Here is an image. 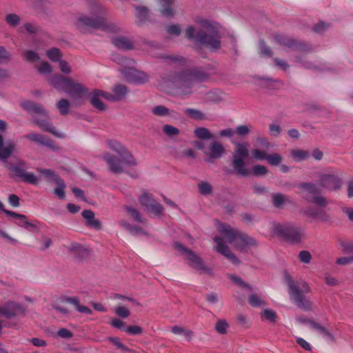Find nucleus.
Here are the masks:
<instances>
[{"instance_id":"obj_1","label":"nucleus","mask_w":353,"mask_h":353,"mask_svg":"<svg viewBox=\"0 0 353 353\" xmlns=\"http://www.w3.org/2000/svg\"><path fill=\"white\" fill-rule=\"evenodd\" d=\"M197 30L189 26L185 30V37L196 45L203 46L211 51L221 48V26L215 21L203 18L195 19Z\"/></svg>"},{"instance_id":"obj_2","label":"nucleus","mask_w":353,"mask_h":353,"mask_svg":"<svg viewBox=\"0 0 353 353\" xmlns=\"http://www.w3.org/2000/svg\"><path fill=\"white\" fill-rule=\"evenodd\" d=\"M218 230L222 236H215L213 238L214 241L216 243V250L234 265L238 264L239 260L231 252L230 248L224 241L223 238L226 239L228 243L240 250H243L247 247L255 244L254 239L239 230L232 228L230 225L220 223L218 226Z\"/></svg>"},{"instance_id":"obj_3","label":"nucleus","mask_w":353,"mask_h":353,"mask_svg":"<svg viewBox=\"0 0 353 353\" xmlns=\"http://www.w3.org/2000/svg\"><path fill=\"white\" fill-rule=\"evenodd\" d=\"M21 106L29 113L35 114L34 122L41 130L50 132L58 138L63 137V134L57 132L49 121L48 115L41 105L31 101H26L21 103Z\"/></svg>"},{"instance_id":"obj_4","label":"nucleus","mask_w":353,"mask_h":353,"mask_svg":"<svg viewBox=\"0 0 353 353\" xmlns=\"http://www.w3.org/2000/svg\"><path fill=\"white\" fill-rule=\"evenodd\" d=\"M112 60L121 65L119 71L126 81L134 84H142L148 81V76L146 73L136 70L132 65L134 62V60L119 54L113 55Z\"/></svg>"},{"instance_id":"obj_5","label":"nucleus","mask_w":353,"mask_h":353,"mask_svg":"<svg viewBox=\"0 0 353 353\" xmlns=\"http://www.w3.org/2000/svg\"><path fill=\"white\" fill-rule=\"evenodd\" d=\"M285 280L289 288L290 298L296 305L305 311L312 310V303L303 295V294L310 292L308 285L305 282L301 284L295 283L288 274L285 275Z\"/></svg>"},{"instance_id":"obj_6","label":"nucleus","mask_w":353,"mask_h":353,"mask_svg":"<svg viewBox=\"0 0 353 353\" xmlns=\"http://www.w3.org/2000/svg\"><path fill=\"white\" fill-rule=\"evenodd\" d=\"M270 225L272 236L282 237L292 243H301L304 235L303 230L292 223L272 222Z\"/></svg>"},{"instance_id":"obj_7","label":"nucleus","mask_w":353,"mask_h":353,"mask_svg":"<svg viewBox=\"0 0 353 353\" xmlns=\"http://www.w3.org/2000/svg\"><path fill=\"white\" fill-rule=\"evenodd\" d=\"M128 90H94V93L90 96L91 105L99 111H104L106 108L101 101L100 97L110 102H117L123 100Z\"/></svg>"},{"instance_id":"obj_8","label":"nucleus","mask_w":353,"mask_h":353,"mask_svg":"<svg viewBox=\"0 0 353 353\" xmlns=\"http://www.w3.org/2000/svg\"><path fill=\"white\" fill-rule=\"evenodd\" d=\"M77 26L81 30L87 28L99 29L106 32H114L117 30V26L101 16H81L77 21Z\"/></svg>"},{"instance_id":"obj_9","label":"nucleus","mask_w":353,"mask_h":353,"mask_svg":"<svg viewBox=\"0 0 353 353\" xmlns=\"http://www.w3.org/2000/svg\"><path fill=\"white\" fill-rule=\"evenodd\" d=\"M298 188L305 194V199L310 203H314L321 208H325L327 204V200L325 197L320 195L321 188L316 184L312 182H303L298 185Z\"/></svg>"},{"instance_id":"obj_10","label":"nucleus","mask_w":353,"mask_h":353,"mask_svg":"<svg viewBox=\"0 0 353 353\" xmlns=\"http://www.w3.org/2000/svg\"><path fill=\"white\" fill-rule=\"evenodd\" d=\"M248 143H237L233 152L232 167L241 176H248L250 172L245 168V160L249 157Z\"/></svg>"},{"instance_id":"obj_11","label":"nucleus","mask_w":353,"mask_h":353,"mask_svg":"<svg viewBox=\"0 0 353 353\" xmlns=\"http://www.w3.org/2000/svg\"><path fill=\"white\" fill-rule=\"evenodd\" d=\"M208 76L205 72L200 69L194 68L192 70H187L177 74H174L168 77L164 78L165 83H192L197 81H203L207 79Z\"/></svg>"},{"instance_id":"obj_12","label":"nucleus","mask_w":353,"mask_h":353,"mask_svg":"<svg viewBox=\"0 0 353 353\" xmlns=\"http://www.w3.org/2000/svg\"><path fill=\"white\" fill-rule=\"evenodd\" d=\"M318 185L321 189L329 191H338L341 188L343 181L334 171L321 172L318 175Z\"/></svg>"},{"instance_id":"obj_13","label":"nucleus","mask_w":353,"mask_h":353,"mask_svg":"<svg viewBox=\"0 0 353 353\" xmlns=\"http://www.w3.org/2000/svg\"><path fill=\"white\" fill-rule=\"evenodd\" d=\"M26 163L23 161L8 165V169L15 177L20 178L26 183L37 185L39 181L38 177L32 172H26Z\"/></svg>"},{"instance_id":"obj_14","label":"nucleus","mask_w":353,"mask_h":353,"mask_svg":"<svg viewBox=\"0 0 353 353\" xmlns=\"http://www.w3.org/2000/svg\"><path fill=\"white\" fill-rule=\"evenodd\" d=\"M174 248L185 255V259L188 261L189 265L194 269L201 271V272H209V269L204 265L202 259L196 254V253L184 247L180 243H175Z\"/></svg>"},{"instance_id":"obj_15","label":"nucleus","mask_w":353,"mask_h":353,"mask_svg":"<svg viewBox=\"0 0 353 353\" xmlns=\"http://www.w3.org/2000/svg\"><path fill=\"white\" fill-rule=\"evenodd\" d=\"M274 39L281 45L291 50H297L301 52H310L312 50V46L303 41L294 39L283 34H276L274 35Z\"/></svg>"},{"instance_id":"obj_16","label":"nucleus","mask_w":353,"mask_h":353,"mask_svg":"<svg viewBox=\"0 0 353 353\" xmlns=\"http://www.w3.org/2000/svg\"><path fill=\"white\" fill-rule=\"evenodd\" d=\"M27 308L26 305L20 303L8 301L1 306V315L7 319H14L19 316H24Z\"/></svg>"},{"instance_id":"obj_17","label":"nucleus","mask_w":353,"mask_h":353,"mask_svg":"<svg viewBox=\"0 0 353 353\" xmlns=\"http://www.w3.org/2000/svg\"><path fill=\"white\" fill-rule=\"evenodd\" d=\"M107 143L108 146L110 149L117 152L119 154L120 157L123 159V161L127 166L137 165V161L132 154L120 143L114 140H110L108 141Z\"/></svg>"},{"instance_id":"obj_18","label":"nucleus","mask_w":353,"mask_h":353,"mask_svg":"<svg viewBox=\"0 0 353 353\" xmlns=\"http://www.w3.org/2000/svg\"><path fill=\"white\" fill-rule=\"evenodd\" d=\"M177 0H159L160 12L165 18H172L175 15L174 3Z\"/></svg>"},{"instance_id":"obj_19","label":"nucleus","mask_w":353,"mask_h":353,"mask_svg":"<svg viewBox=\"0 0 353 353\" xmlns=\"http://www.w3.org/2000/svg\"><path fill=\"white\" fill-rule=\"evenodd\" d=\"M103 158L108 165L110 171L114 173L121 172L123 171V163L126 165L123 160L120 161L118 158L109 153L105 154Z\"/></svg>"},{"instance_id":"obj_20","label":"nucleus","mask_w":353,"mask_h":353,"mask_svg":"<svg viewBox=\"0 0 353 353\" xmlns=\"http://www.w3.org/2000/svg\"><path fill=\"white\" fill-rule=\"evenodd\" d=\"M24 138L28 139L33 142L39 143L40 145H46L51 149H55V145L52 140L47 137L38 134V133H30L26 134Z\"/></svg>"},{"instance_id":"obj_21","label":"nucleus","mask_w":353,"mask_h":353,"mask_svg":"<svg viewBox=\"0 0 353 353\" xmlns=\"http://www.w3.org/2000/svg\"><path fill=\"white\" fill-rule=\"evenodd\" d=\"M81 215L85 221V225L88 228H92L97 230L101 228V221L95 218L94 213L90 210H85L82 211Z\"/></svg>"},{"instance_id":"obj_22","label":"nucleus","mask_w":353,"mask_h":353,"mask_svg":"<svg viewBox=\"0 0 353 353\" xmlns=\"http://www.w3.org/2000/svg\"><path fill=\"white\" fill-rule=\"evenodd\" d=\"M5 214L7 216L18 219L19 221L17 223V224L26 230H31L36 228V225L29 222L24 214H18L12 211H5Z\"/></svg>"},{"instance_id":"obj_23","label":"nucleus","mask_w":353,"mask_h":353,"mask_svg":"<svg viewBox=\"0 0 353 353\" xmlns=\"http://www.w3.org/2000/svg\"><path fill=\"white\" fill-rule=\"evenodd\" d=\"M54 80L63 88H85L81 83L74 82L72 79L59 74L54 77Z\"/></svg>"},{"instance_id":"obj_24","label":"nucleus","mask_w":353,"mask_h":353,"mask_svg":"<svg viewBox=\"0 0 353 353\" xmlns=\"http://www.w3.org/2000/svg\"><path fill=\"white\" fill-rule=\"evenodd\" d=\"M208 155L212 159H219L225 152V149L223 145L218 141H212L208 147Z\"/></svg>"},{"instance_id":"obj_25","label":"nucleus","mask_w":353,"mask_h":353,"mask_svg":"<svg viewBox=\"0 0 353 353\" xmlns=\"http://www.w3.org/2000/svg\"><path fill=\"white\" fill-rule=\"evenodd\" d=\"M65 302L75 307V309L80 313L92 314V311L87 306L80 305V299L76 296H68L65 298Z\"/></svg>"},{"instance_id":"obj_26","label":"nucleus","mask_w":353,"mask_h":353,"mask_svg":"<svg viewBox=\"0 0 353 353\" xmlns=\"http://www.w3.org/2000/svg\"><path fill=\"white\" fill-rule=\"evenodd\" d=\"M68 95L72 99L73 102L77 104L82 103L87 98L88 90H67Z\"/></svg>"},{"instance_id":"obj_27","label":"nucleus","mask_w":353,"mask_h":353,"mask_svg":"<svg viewBox=\"0 0 353 353\" xmlns=\"http://www.w3.org/2000/svg\"><path fill=\"white\" fill-rule=\"evenodd\" d=\"M320 208L310 207L305 210V214L310 217L316 218L322 221H327L329 219L328 215Z\"/></svg>"},{"instance_id":"obj_28","label":"nucleus","mask_w":353,"mask_h":353,"mask_svg":"<svg viewBox=\"0 0 353 353\" xmlns=\"http://www.w3.org/2000/svg\"><path fill=\"white\" fill-rule=\"evenodd\" d=\"M112 43L121 50H130L133 48L132 42L124 37H118L112 39Z\"/></svg>"},{"instance_id":"obj_29","label":"nucleus","mask_w":353,"mask_h":353,"mask_svg":"<svg viewBox=\"0 0 353 353\" xmlns=\"http://www.w3.org/2000/svg\"><path fill=\"white\" fill-rule=\"evenodd\" d=\"M311 327L313 330H316L319 334H322L323 337L326 339H328L331 341H334V337L333 334L325 327L321 325L320 324L316 323L314 320L308 321Z\"/></svg>"},{"instance_id":"obj_30","label":"nucleus","mask_w":353,"mask_h":353,"mask_svg":"<svg viewBox=\"0 0 353 353\" xmlns=\"http://www.w3.org/2000/svg\"><path fill=\"white\" fill-rule=\"evenodd\" d=\"M54 182L56 183L57 186L53 190V194H55L58 198L63 199L65 196V183L64 181L59 176H55Z\"/></svg>"},{"instance_id":"obj_31","label":"nucleus","mask_w":353,"mask_h":353,"mask_svg":"<svg viewBox=\"0 0 353 353\" xmlns=\"http://www.w3.org/2000/svg\"><path fill=\"white\" fill-rule=\"evenodd\" d=\"M290 156L294 161L300 162L307 160L310 157V153L307 150L294 149L290 151Z\"/></svg>"},{"instance_id":"obj_32","label":"nucleus","mask_w":353,"mask_h":353,"mask_svg":"<svg viewBox=\"0 0 353 353\" xmlns=\"http://www.w3.org/2000/svg\"><path fill=\"white\" fill-rule=\"evenodd\" d=\"M171 331L174 334L181 336L187 341H190L193 336V332L191 330L181 326L174 325Z\"/></svg>"},{"instance_id":"obj_33","label":"nucleus","mask_w":353,"mask_h":353,"mask_svg":"<svg viewBox=\"0 0 353 353\" xmlns=\"http://www.w3.org/2000/svg\"><path fill=\"white\" fill-rule=\"evenodd\" d=\"M272 202L276 208H283L285 204L292 203L288 196L280 193L273 194Z\"/></svg>"},{"instance_id":"obj_34","label":"nucleus","mask_w":353,"mask_h":353,"mask_svg":"<svg viewBox=\"0 0 353 353\" xmlns=\"http://www.w3.org/2000/svg\"><path fill=\"white\" fill-rule=\"evenodd\" d=\"M183 112L190 119L200 121L206 119L205 114L199 110L195 108H186Z\"/></svg>"},{"instance_id":"obj_35","label":"nucleus","mask_w":353,"mask_h":353,"mask_svg":"<svg viewBox=\"0 0 353 353\" xmlns=\"http://www.w3.org/2000/svg\"><path fill=\"white\" fill-rule=\"evenodd\" d=\"M194 133L195 137L201 140H208L214 138L210 130L204 127L196 128L194 131Z\"/></svg>"},{"instance_id":"obj_36","label":"nucleus","mask_w":353,"mask_h":353,"mask_svg":"<svg viewBox=\"0 0 353 353\" xmlns=\"http://www.w3.org/2000/svg\"><path fill=\"white\" fill-rule=\"evenodd\" d=\"M135 15L137 18V23L141 24L145 21L149 17V10L143 6H138L135 8Z\"/></svg>"},{"instance_id":"obj_37","label":"nucleus","mask_w":353,"mask_h":353,"mask_svg":"<svg viewBox=\"0 0 353 353\" xmlns=\"http://www.w3.org/2000/svg\"><path fill=\"white\" fill-rule=\"evenodd\" d=\"M219 90H210L206 94L205 97V101L206 102H214L218 103L223 99L221 92H218Z\"/></svg>"},{"instance_id":"obj_38","label":"nucleus","mask_w":353,"mask_h":353,"mask_svg":"<svg viewBox=\"0 0 353 353\" xmlns=\"http://www.w3.org/2000/svg\"><path fill=\"white\" fill-rule=\"evenodd\" d=\"M283 157L278 153L266 154V161L272 166L280 165Z\"/></svg>"},{"instance_id":"obj_39","label":"nucleus","mask_w":353,"mask_h":353,"mask_svg":"<svg viewBox=\"0 0 353 353\" xmlns=\"http://www.w3.org/2000/svg\"><path fill=\"white\" fill-rule=\"evenodd\" d=\"M120 224L132 235L144 234V232L141 228L137 225H131L126 222L125 221H121Z\"/></svg>"},{"instance_id":"obj_40","label":"nucleus","mask_w":353,"mask_h":353,"mask_svg":"<svg viewBox=\"0 0 353 353\" xmlns=\"http://www.w3.org/2000/svg\"><path fill=\"white\" fill-rule=\"evenodd\" d=\"M46 56L53 62H58L61 60L62 54L57 48H52L46 52Z\"/></svg>"},{"instance_id":"obj_41","label":"nucleus","mask_w":353,"mask_h":353,"mask_svg":"<svg viewBox=\"0 0 353 353\" xmlns=\"http://www.w3.org/2000/svg\"><path fill=\"white\" fill-rule=\"evenodd\" d=\"M125 209L128 214L130 215L134 221L142 223H145V219L141 216L137 210L130 206H127Z\"/></svg>"},{"instance_id":"obj_42","label":"nucleus","mask_w":353,"mask_h":353,"mask_svg":"<svg viewBox=\"0 0 353 353\" xmlns=\"http://www.w3.org/2000/svg\"><path fill=\"white\" fill-rule=\"evenodd\" d=\"M5 21L10 26L16 27L20 23L21 18L17 14L10 13L5 17Z\"/></svg>"},{"instance_id":"obj_43","label":"nucleus","mask_w":353,"mask_h":353,"mask_svg":"<svg viewBox=\"0 0 353 353\" xmlns=\"http://www.w3.org/2000/svg\"><path fill=\"white\" fill-rule=\"evenodd\" d=\"M199 192L201 195H209L212 192V185L206 181H201L198 184Z\"/></svg>"},{"instance_id":"obj_44","label":"nucleus","mask_w":353,"mask_h":353,"mask_svg":"<svg viewBox=\"0 0 353 353\" xmlns=\"http://www.w3.org/2000/svg\"><path fill=\"white\" fill-rule=\"evenodd\" d=\"M139 201L142 205L148 208L156 201L154 199L152 194L145 192L141 195L139 198Z\"/></svg>"},{"instance_id":"obj_45","label":"nucleus","mask_w":353,"mask_h":353,"mask_svg":"<svg viewBox=\"0 0 353 353\" xmlns=\"http://www.w3.org/2000/svg\"><path fill=\"white\" fill-rule=\"evenodd\" d=\"M147 209L148 212L157 216L161 215L163 212V206L157 201H154V203L150 205Z\"/></svg>"},{"instance_id":"obj_46","label":"nucleus","mask_w":353,"mask_h":353,"mask_svg":"<svg viewBox=\"0 0 353 353\" xmlns=\"http://www.w3.org/2000/svg\"><path fill=\"white\" fill-rule=\"evenodd\" d=\"M282 132V128L278 122H273L269 125L270 135L277 137Z\"/></svg>"},{"instance_id":"obj_47","label":"nucleus","mask_w":353,"mask_h":353,"mask_svg":"<svg viewBox=\"0 0 353 353\" xmlns=\"http://www.w3.org/2000/svg\"><path fill=\"white\" fill-rule=\"evenodd\" d=\"M70 103L67 99H62L57 103V107L59 109L61 114L65 115L68 113Z\"/></svg>"},{"instance_id":"obj_48","label":"nucleus","mask_w":353,"mask_h":353,"mask_svg":"<svg viewBox=\"0 0 353 353\" xmlns=\"http://www.w3.org/2000/svg\"><path fill=\"white\" fill-rule=\"evenodd\" d=\"M14 150V145L10 144L7 147L0 148V160L7 159L12 154Z\"/></svg>"},{"instance_id":"obj_49","label":"nucleus","mask_w":353,"mask_h":353,"mask_svg":"<svg viewBox=\"0 0 353 353\" xmlns=\"http://www.w3.org/2000/svg\"><path fill=\"white\" fill-rule=\"evenodd\" d=\"M24 59L30 62H36L39 61L40 57L37 53L32 50H26L23 53Z\"/></svg>"},{"instance_id":"obj_50","label":"nucleus","mask_w":353,"mask_h":353,"mask_svg":"<svg viewBox=\"0 0 353 353\" xmlns=\"http://www.w3.org/2000/svg\"><path fill=\"white\" fill-rule=\"evenodd\" d=\"M152 112L156 116L165 117L169 114V110L164 105H159L154 107Z\"/></svg>"},{"instance_id":"obj_51","label":"nucleus","mask_w":353,"mask_h":353,"mask_svg":"<svg viewBox=\"0 0 353 353\" xmlns=\"http://www.w3.org/2000/svg\"><path fill=\"white\" fill-rule=\"evenodd\" d=\"M163 131L168 137H172L179 134V129L170 125H165L163 127Z\"/></svg>"},{"instance_id":"obj_52","label":"nucleus","mask_w":353,"mask_h":353,"mask_svg":"<svg viewBox=\"0 0 353 353\" xmlns=\"http://www.w3.org/2000/svg\"><path fill=\"white\" fill-rule=\"evenodd\" d=\"M166 94L168 95L179 96L181 99H185L188 98L192 92H185L184 90H166Z\"/></svg>"},{"instance_id":"obj_53","label":"nucleus","mask_w":353,"mask_h":353,"mask_svg":"<svg viewBox=\"0 0 353 353\" xmlns=\"http://www.w3.org/2000/svg\"><path fill=\"white\" fill-rule=\"evenodd\" d=\"M262 300L256 293L252 292L248 297V303L253 307H258L262 303Z\"/></svg>"},{"instance_id":"obj_54","label":"nucleus","mask_w":353,"mask_h":353,"mask_svg":"<svg viewBox=\"0 0 353 353\" xmlns=\"http://www.w3.org/2000/svg\"><path fill=\"white\" fill-rule=\"evenodd\" d=\"M108 340L118 349L123 352H128L130 350V349L125 345L118 337H110Z\"/></svg>"},{"instance_id":"obj_55","label":"nucleus","mask_w":353,"mask_h":353,"mask_svg":"<svg viewBox=\"0 0 353 353\" xmlns=\"http://www.w3.org/2000/svg\"><path fill=\"white\" fill-rule=\"evenodd\" d=\"M231 280L239 287L248 289L249 291L252 290V288L249 284L245 283L239 276L232 275Z\"/></svg>"},{"instance_id":"obj_56","label":"nucleus","mask_w":353,"mask_h":353,"mask_svg":"<svg viewBox=\"0 0 353 353\" xmlns=\"http://www.w3.org/2000/svg\"><path fill=\"white\" fill-rule=\"evenodd\" d=\"M124 331L130 335H140L143 332L142 328L138 325L126 326Z\"/></svg>"},{"instance_id":"obj_57","label":"nucleus","mask_w":353,"mask_h":353,"mask_svg":"<svg viewBox=\"0 0 353 353\" xmlns=\"http://www.w3.org/2000/svg\"><path fill=\"white\" fill-rule=\"evenodd\" d=\"M115 313L120 317L125 319L130 316V310L125 306L118 305L115 308Z\"/></svg>"},{"instance_id":"obj_58","label":"nucleus","mask_w":353,"mask_h":353,"mask_svg":"<svg viewBox=\"0 0 353 353\" xmlns=\"http://www.w3.org/2000/svg\"><path fill=\"white\" fill-rule=\"evenodd\" d=\"M11 59L10 52L4 46H0V63L8 62Z\"/></svg>"},{"instance_id":"obj_59","label":"nucleus","mask_w":353,"mask_h":353,"mask_svg":"<svg viewBox=\"0 0 353 353\" xmlns=\"http://www.w3.org/2000/svg\"><path fill=\"white\" fill-rule=\"evenodd\" d=\"M37 70L41 74H46L50 73L52 68L50 64L48 62H43L37 67Z\"/></svg>"},{"instance_id":"obj_60","label":"nucleus","mask_w":353,"mask_h":353,"mask_svg":"<svg viewBox=\"0 0 353 353\" xmlns=\"http://www.w3.org/2000/svg\"><path fill=\"white\" fill-rule=\"evenodd\" d=\"M299 259L303 263H309L312 259L311 254L306 250H302L299 254Z\"/></svg>"},{"instance_id":"obj_61","label":"nucleus","mask_w":353,"mask_h":353,"mask_svg":"<svg viewBox=\"0 0 353 353\" xmlns=\"http://www.w3.org/2000/svg\"><path fill=\"white\" fill-rule=\"evenodd\" d=\"M228 327V325L225 321L219 320L217 321L215 328L219 334H225Z\"/></svg>"},{"instance_id":"obj_62","label":"nucleus","mask_w":353,"mask_h":353,"mask_svg":"<svg viewBox=\"0 0 353 353\" xmlns=\"http://www.w3.org/2000/svg\"><path fill=\"white\" fill-rule=\"evenodd\" d=\"M166 30L170 35L172 36H179L181 34V28L176 24L168 26Z\"/></svg>"},{"instance_id":"obj_63","label":"nucleus","mask_w":353,"mask_h":353,"mask_svg":"<svg viewBox=\"0 0 353 353\" xmlns=\"http://www.w3.org/2000/svg\"><path fill=\"white\" fill-rule=\"evenodd\" d=\"M329 26H330L328 23H325L323 21H321L314 26L313 30L316 33H322L325 30H327L329 28Z\"/></svg>"},{"instance_id":"obj_64","label":"nucleus","mask_w":353,"mask_h":353,"mask_svg":"<svg viewBox=\"0 0 353 353\" xmlns=\"http://www.w3.org/2000/svg\"><path fill=\"white\" fill-rule=\"evenodd\" d=\"M110 324L112 327L123 331H124V328H125L126 327L125 326V323L123 321L117 318L113 319L110 323Z\"/></svg>"}]
</instances>
